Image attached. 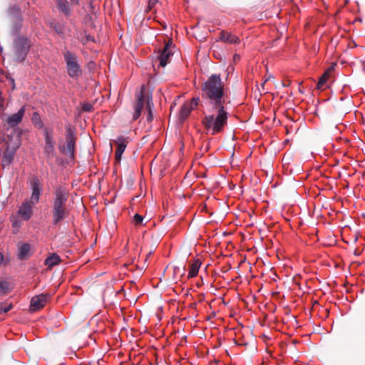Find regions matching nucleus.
Here are the masks:
<instances>
[{"label":"nucleus","instance_id":"1","mask_svg":"<svg viewBox=\"0 0 365 365\" xmlns=\"http://www.w3.org/2000/svg\"><path fill=\"white\" fill-rule=\"evenodd\" d=\"M69 195V190L64 185H59L54 189L51 205L53 225H61L70 215V210L67 207Z\"/></svg>","mask_w":365,"mask_h":365},{"label":"nucleus","instance_id":"2","mask_svg":"<svg viewBox=\"0 0 365 365\" xmlns=\"http://www.w3.org/2000/svg\"><path fill=\"white\" fill-rule=\"evenodd\" d=\"M202 98L210 106L225 105V85L220 75L212 74L202 85Z\"/></svg>","mask_w":365,"mask_h":365},{"label":"nucleus","instance_id":"3","mask_svg":"<svg viewBox=\"0 0 365 365\" xmlns=\"http://www.w3.org/2000/svg\"><path fill=\"white\" fill-rule=\"evenodd\" d=\"M211 106L213 110H216V115H205L202 120V124L211 135H215L225 130L227 125L228 113L225 110V105Z\"/></svg>","mask_w":365,"mask_h":365},{"label":"nucleus","instance_id":"4","mask_svg":"<svg viewBox=\"0 0 365 365\" xmlns=\"http://www.w3.org/2000/svg\"><path fill=\"white\" fill-rule=\"evenodd\" d=\"M145 91V86L143 85L141 86L140 91L135 94L136 102L134 107V113L133 114V120H136L140 118L144 105L145 104V110L147 111L146 120L148 123H151L153 120V99L151 96L144 93Z\"/></svg>","mask_w":365,"mask_h":365},{"label":"nucleus","instance_id":"5","mask_svg":"<svg viewBox=\"0 0 365 365\" xmlns=\"http://www.w3.org/2000/svg\"><path fill=\"white\" fill-rule=\"evenodd\" d=\"M63 56L68 76L73 79H78L82 76L83 71L78 61V56L73 51L64 49Z\"/></svg>","mask_w":365,"mask_h":365},{"label":"nucleus","instance_id":"6","mask_svg":"<svg viewBox=\"0 0 365 365\" xmlns=\"http://www.w3.org/2000/svg\"><path fill=\"white\" fill-rule=\"evenodd\" d=\"M65 138L66 145H59V151L61 153L69 156L71 160H74L77 136L76 134V129L70 124L66 125Z\"/></svg>","mask_w":365,"mask_h":365},{"label":"nucleus","instance_id":"7","mask_svg":"<svg viewBox=\"0 0 365 365\" xmlns=\"http://www.w3.org/2000/svg\"><path fill=\"white\" fill-rule=\"evenodd\" d=\"M31 48V41L25 36H19L15 41V54L19 61H23Z\"/></svg>","mask_w":365,"mask_h":365},{"label":"nucleus","instance_id":"8","mask_svg":"<svg viewBox=\"0 0 365 365\" xmlns=\"http://www.w3.org/2000/svg\"><path fill=\"white\" fill-rule=\"evenodd\" d=\"M29 185L31 189V195L30 201L31 203H38L42 194V184L36 175H33L29 178Z\"/></svg>","mask_w":365,"mask_h":365},{"label":"nucleus","instance_id":"9","mask_svg":"<svg viewBox=\"0 0 365 365\" xmlns=\"http://www.w3.org/2000/svg\"><path fill=\"white\" fill-rule=\"evenodd\" d=\"M200 101L199 97H193L190 101L185 102L180 107L178 119L181 123H183L189 117L192 110L198 106Z\"/></svg>","mask_w":365,"mask_h":365},{"label":"nucleus","instance_id":"10","mask_svg":"<svg viewBox=\"0 0 365 365\" xmlns=\"http://www.w3.org/2000/svg\"><path fill=\"white\" fill-rule=\"evenodd\" d=\"M43 135L45 145L43 148V153L48 159L53 158L55 153V141L52 136L51 132L48 128L43 130Z\"/></svg>","mask_w":365,"mask_h":365},{"label":"nucleus","instance_id":"11","mask_svg":"<svg viewBox=\"0 0 365 365\" xmlns=\"http://www.w3.org/2000/svg\"><path fill=\"white\" fill-rule=\"evenodd\" d=\"M36 203H31V201L25 200L18 210V215L26 221L29 220L33 216V207Z\"/></svg>","mask_w":365,"mask_h":365},{"label":"nucleus","instance_id":"12","mask_svg":"<svg viewBox=\"0 0 365 365\" xmlns=\"http://www.w3.org/2000/svg\"><path fill=\"white\" fill-rule=\"evenodd\" d=\"M26 111V106H23L17 113L11 114L6 118V124L11 128H14L22 121Z\"/></svg>","mask_w":365,"mask_h":365},{"label":"nucleus","instance_id":"13","mask_svg":"<svg viewBox=\"0 0 365 365\" xmlns=\"http://www.w3.org/2000/svg\"><path fill=\"white\" fill-rule=\"evenodd\" d=\"M48 299V294H41L31 298L30 309L36 312L43 308Z\"/></svg>","mask_w":365,"mask_h":365},{"label":"nucleus","instance_id":"14","mask_svg":"<svg viewBox=\"0 0 365 365\" xmlns=\"http://www.w3.org/2000/svg\"><path fill=\"white\" fill-rule=\"evenodd\" d=\"M113 143L117 145V148L115 151V158L117 161H120L121 160L122 155L127 147L128 141L126 138L120 135L114 140Z\"/></svg>","mask_w":365,"mask_h":365},{"label":"nucleus","instance_id":"15","mask_svg":"<svg viewBox=\"0 0 365 365\" xmlns=\"http://www.w3.org/2000/svg\"><path fill=\"white\" fill-rule=\"evenodd\" d=\"M220 40L230 44H239L240 43V39L237 36L224 30L220 31Z\"/></svg>","mask_w":365,"mask_h":365},{"label":"nucleus","instance_id":"16","mask_svg":"<svg viewBox=\"0 0 365 365\" xmlns=\"http://www.w3.org/2000/svg\"><path fill=\"white\" fill-rule=\"evenodd\" d=\"M62 262L60 256L56 253H52L44 260V265L48 270H51L54 266L58 265Z\"/></svg>","mask_w":365,"mask_h":365},{"label":"nucleus","instance_id":"17","mask_svg":"<svg viewBox=\"0 0 365 365\" xmlns=\"http://www.w3.org/2000/svg\"><path fill=\"white\" fill-rule=\"evenodd\" d=\"M334 70V66L332 65L329 67L322 74V76L319 78L317 84V88L319 90H323L325 84L327 83L328 79L329 78L331 74Z\"/></svg>","mask_w":365,"mask_h":365},{"label":"nucleus","instance_id":"18","mask_svg":"<svg viewBox=\"0 0 365 365\" xmlns=\"http://www.w3.org/2000/svg\"><path fill=\"white\" fill-rule=\"evenodd\" d=\"M15 156V150L11 149L9 146H7L6 150L4 152L2 158H1V163L3 167L9 166Z\"/></svg>","mask_w":365,"mask_h":365},{"label":"nucleus","instance_id":"19","mask_svg":"<svg viewBox=\"0 0 365 365\" xmlns=\"http://www.w3.org/2000/svg\"><path fill=\"white\" fill-rule=\"evenodd\" d=\"M159 52L160 54L158 56L159 64L160 66L165 67L169 62L170 58L173 55V53L170 51H168V46H164V48Z\"/></svg>","mask_w":365,"mask_h":365},{"label":"nucleus","instance_id":"20","mask_svg":"<svg viewBox=\"0 0 365 365\" xmlns=\"http://www.w3.org/2000/svg\"><path fill=\"white\" fill-rule=\"evenodd\" d=\"M31 255V245L23 243L19 248L18 259L21 260L28 259Z\"/></svg>","mask_w":365,"mask_h":365},{"label":"nucleus","instance_id":"21","mask_svg":"<svg viewBox=\"0 0 365 365\" xmlns=\"http://www.w3.org/2000/svg\"><path fill=\"white\" fill-rule=\"evenodd\" d=\"M56 6L65 16H68L71 14L69 2L67 0H56Z\"/></svg>","mask_w":365,"mask_h":365},{"label":"nucleus","instance_id":"22","mask_svg":"<svg viewBox=\"0 0 365 365\" xmlns=\"http://www.w3.org/2000/svg\"><path fill=\"white\" fill-rule=\"evenodd\" d=\"M202 262L200 259H194L190 262V269L187 278H192L197 275Z\"/></svg>","mask_w":365,"mask_h":365},{"label":"nucleus","instance_id":"23","mask_svg":"<svg viewBox=\"0 0 365 365\" xmlns=\"http://www.w3.org/2000/svg\"><path fill=\"white\" fill-rule=\"evenodd\" d=\"M13 288L10 282L0 279V295H6L10 293Z\"/></svg>","mask_w":365,"mask_h":365},{"label":"nucleus","instance_id":"24","mask_svg":"<svg viewBox=\"0 0 365 365\" xmlns=\"http://www.w3.org/2000/svg\"><path fill=\"white\" fill-rule=\"evenodd\" d=\"M50 27L58 35L64 36L65 25L63 23L53 21L50 23Z\"/></svg>","mask_w":365,"mask_h":365},{"label":"nucleus","instance_id":"25","mask_svg":"<svg viewBox=\"0 0 365 365\" xmlns=\"http://www.w3.org/2000/svg\"><path fill=\"white\" fill-rule=\"evenodd\" d=\"M31 122L33 125L38 129H42L44 127V123L41 120L40 114L38 112H34L32 114Z\"/></svg>","mask_w":365,"mask_h":365},{"label":"nucleus","instance_id":"26","mask_svg":"<svg viewBox=\"0 0 365 365\" xmlns=\"http://www.w3.org/2000/svg\"><path fill=\"white\" fill-rule=\"evenodd\" d=\"M13 308L11 303L1 302L0 303V312L7 313Z\"/></svg>","mask_w":365,"mask_h":365},{"label":"nucleus","instance_id":"27","mask_svg":"<svg viewBox=\"0 0 365 365\" xmlns=\"http://www.w3.org/2000/svg\"><path fill=\"white\" fill-rule=\"evenodd\" d=\"M80 41L81 43H82L83 45L86 44L88 41H92V42H94L95 41V38L90 35V34H87L86 33H85V36L84 37H82L81 39H80Z\"/></svg>","mask_w":365,"mask_h":365},{"label":"nucleus","instance_id":"28","mask_svg":"<svg viewBox=\"0 0 365 365\" xmlns=\"http://www.w3.org/2000/svg\"><path fill=\"white\" fill-rule=\"evenodd\" d=\"M143 217L141 215L135 214L133 217V222L135 226H140L143 224Z\"/></svg>","mask_w":365,"mask_h":365},{"label":"nucleus","instance_id":"29","mask_svg":"<svg viewBox=\"0 0 365 365\" xmlns=\"http://www.w3.org/2000/svg\"><path fill=\"white\" fill-rule=\"evenodd\" d=\"M93 109V106L91 103H84L82 106V110L86 112H91Z\"/></svg>","mask_w":365,"mask_h":365},{"label":"nucleus","instance_id":"30","mask_svg":"<svg viewBox=\"0 0 365 365\" xmlns=\"http://www.w3.org/2000/svg\"><path fill=\"white\" fill-rule=\"evenodd\" d=\"M173 271H174V279H177L178 278V277H181L183 274H181V270H180V268L178 267H175L173 268Z\"/></svg>","mask_w":365,"mask_h":365},{"label":"nucleus","instance_id":"31","mask_svg":"<svg viewBox=\"0 0 365 365\" xmlns=\"http://www.w3.org/2000/svg\"><path fill=\"white\" fill-rule=\"evenodd\" d=\"M157 2L158 0H149L147 6V11L152 10V9L156 5Z\"/></svg>","mask_w":365,"mask_h":365},{"label":"nucleus","instance_id":"32","mask_svg":"<svg viewBox=\"0 0 365 365\" xmlns=\"http://www.w3.org/2000/svg\"><path fill=\"white\" fill-rule=\"evenodd\" d=\"M173 44L172 39H169L167 42H165V46H168V51H170V46Z\"/></svg>","mask_w":365,"mask_h":365},{"label":"nucleus","instance_id":"33","mask_svg":"<svg viewBox=\"0 0 365 365\" xmlns=\"http://www.w3.org/2000/svg\"><path fill=\"white\" fill-rule=\"evenodd\" d=\"M4 255L0 252V264L4 262Z\"/></svg>","mask_w":365,"mask_h":365},{"label":"nucleus","instance_id":"34","mask_svg":"<svg viewBox=\"0 0 365 365\" xmlns=\"http://www.w3.org/2000/svg\"><path fill=\"white\" fill-rule=\"evenodd\" d=\"M240 58V56L238 54H235L234 56H233L234 61L239 60Z\"/></svg>","mask_w":365,"mask_h":365},{"label":"nucleus","instance_id":"35","mask_svg":"<svg viewBox=\"0 0 365 365\" xmlns=\"http://www.w3.org/2000/svg\"><path fill=\"white\" fill-rule=\"evenodd\" d=\"M73 4L78 5L79 4V0H70Z\"/></svg>","mask_w":365,"mask_h":365},{"label":"nucleus","instance_id":"36","mask_svg":"<svg viewBox=\"0 0 365 365\" xmlns=\"http://www.w3.org/2000/svg\"><path fill=\"white\" fill-rule=\"evenodd\" d=\"M267 80H265L262 84H261V86L262 87V88H264V86L266 83Z\"/></svg>","mask_w":365,"mask_h":365},{"label":"nucleus","instance_id":"37","mask_svg":"<svg viewBox=\"0 0 365 365\" xmlns=\"http://www.w3.org/2000/svg\"><path fill=\"white\" fill-rule=\"evenodd\" d=\"M12 226H13V227H16V223L13 222V223H12Z\"/></svg>","mask_w":365,"mask_h":365},{"label":"nucleus","instance_id":"38","mask_svg":"<svg viewBox=\"0 0 365 365\" xmlns=\"http://www.w3.org/2000/svg\"><path fill=\"white\" fill-rule=\"evenodd\" d=\"M149 255H150V253H148V255H146V257H148Z\"/></svg>","mask_w":365,"mask_h":365},{"label":"nucleus","instance_id":"39","mask_svg":"<svg viewBox=\"0 0 365 365\" xmlns=\"http://www.w3.org/2000/svg\"><path fill=\"white\" fill-rule=\"evenodd\" d=\"M149 255H150V253H148V255H146V257H148Z\"/></svg>","mask_w":365,"mask_h":365},{"label":"nucleus","instance_id":"40","mask_svg":"<svg viewBox=\"0 0 365 365\" xmlns=\"http://www.w3.org/2000/svg\"><path fill=\"white\" fill-rule=\"evenodd\" d=\"M149 255H150V253H148V255H146V257H148Z\"/></svg>","mask_w":365,"mask_h":365}]
</instances>
